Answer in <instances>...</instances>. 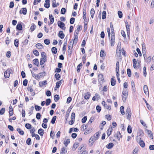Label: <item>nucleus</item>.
I'll return each instance as SVG.
<instances>
[{
    "instance_id": "48",
    "label": "nucleus",
    "mask_w": 154,
    "mask_h": 154,
    "mask_svg": "<svg viewBox=\"0 0 154 154\" xmlns=\"http://www.w3.org/2000/svg\"><path fill=\"white\" fill-rule=\"evenodd\" d=\"M44 43L47 45H49L50 43V40L48 39H45L44 40Z\"/></svg>"
},
{
    "instance_id": "7",
    "label": "nucleus",
    "mask_w": 154,
    "mask_h": 154,
    "mask_svg": "<svg viewBox=\"0 0 154 154\" xmlns=\"http://www.w3.org/2000/svg\"><path fill=\"white\" fill-rule=\"evenodd\" d=\"M141 139L140 138H137V141H139V144L140 146L143 148L145 146V143L144 141L142 140H141Z\"/></svg>"
},
{
    "instance_id": "29",
    "label": "nucleus",
    "mask_w": 154,
    "mask_h": 154,
    "mask_svg": "<svg viewBox=\"0 0 154 154\" xmlns=\"http://www.w3.org/2000/svg\"><path fill=\"white\" fill-rule=\"evenodd\" d=\"M91 94L90 92H87L86 93L85 96H84V98L85 99H88L90 97Z\"/></svg>"
},
{
    "instance_id": "22",
    "label": "nucleus",
    "mask_w": 154,
    "mask_h": 154,
    "mask_svg": "<svg viewBox=\"0 0 154 154\" xmlns=\"http://www.w3.org/2000/svg\"><path fill=\"white\" fill-rule=\"evenodd\" d=\"M116 83V80L113 78H112L111 80V85L112 86H114Z\"/></svg>"
},
{
    "instance_id": "63",
    "label": "nucleus",
    "mask_w": 154,
    "mask_h": 154,
    "mask_svg": "<svg viewBox=\"0 0 154 154\" xmlns=\"http://www.w3.org/2000/svg\"><path fill=\"white\" fill-rule=\"evenodd\" d=\"M72 49H69L68 48V54L69 56H70L72 54Z\"/></svg>"
},
{
    "instance_id": "37",
    "label": "nucleus",
    "mask_w": 154,
    "mask_h": 154,
    "mask_svg": "<svg viewBox=\"0 0 154 154\" xmlns=\"http://www.w3.org/2000/svg\"><path fill=\"white\" fill-rule=\"evenodd\" d=\"M36 26L34 24H32V25L30 27L31 32H32L36 28Z\"/></svg>"
},
{
    "instance_id": "6",
    "label": "nucleus",
    "mask_w": 154,
    "mask_h": 154,
    "mask_svg": "<svg viewBox=\"0 0 154 154\" xmlns=\"http://www.w3.org/2000/svg\"><path fill=\"white\" fill-rule=\"evenodd\" d=\"M122 98L123 102H125L126 100V98L128 97L127 92H124V91L122 93Z\"/></svg>"
},
{
    "instance_id": "26",
    "label": "nucleus",
    "mask_w": 154,
    "mask_h": 154,
    "mask_svg": "<svg viewBox=\"0 0 154 154\" xmlns=\"http://www.w3.org/2000/svg\"><path fill=\"white\" fill-rule=\"evenodd\" d=\"M114 136H116L117 138L119 140V137H122V136L121 135L120 132L119 131H117L116 134L114 135Z\"/></svg>"
},
{
    "instance_id": "23",
    "label": "nucleus",
    "mask_w": 154,
    "mask_h": 154,
    "mask_svg": "<svg viewBox=\"0 0 154 154\" xmlns=\"http://www.w3.org/2000/svg\"><path fill=\"white\" fill-rule=\"evenodd\" d=\"M38 132L42 136H43L44 133V131L42 128L39 129L38 130Z\"/></svg>"
},
{
    "instance_id": "18",
    "label": "nucleus",
    "mask_w": 154,
    "mask_h": 154,
    "mask_svg": "<svg viewBox=\"0 0 154 154\" xmlns=\"http://www.w3.org/2000/svg\"><path fill=\"white\" fill-rule=\"evenodd\" d=\"M83 19L84 20H85L86 18V8H84L83 9Z\"/></svg>"
},
{
    "instance_id": "41",
    "label": "nucleus",
    "mask_w": 154,
    "mask_h": 154,
    "mask_svg": "<svg viewBox=\"0 0 154 154\" xmlns=\"http://www.w3.org/2000/svg\"><path fill=\"white\" fill-rule=\"evenodd\" d=\"M127 131L129 134H131L132 132V128L130 125H128L127 129Z\"/></svg>"
},
{
    "instance_id": "56",
    "label": "nucleus",
    "mask_w": 154,
    "mask_h": 154,
    "mask_svg": "<svg viewBox=\"0 0 154 154\" xmlns=\"http://www.w3.org/2000/svg\"><path fill=\"white\" fill-rule=\"evenodd\" d=\"M56 1L55 0H53L52 2V6L53 8H55L57 7V5L56 3Z\"/></svg>"
},
{
    "instance_id": "47",
    "label": "nucleus",
    "mask_w": 154,
    "mask_h": 154,
    "mask_svg": "<svg viewBox=\"0 0 154 154\" xmlns=\"http://www.w3.org/2000/svg\"><path fill=\"white\" fill-rule=\"evenodd\" d=\"M106 12L105 11H103L102 12V19H104L106 18Z\"/></svg>"
},
{
    "instance_id": "12",
    "label": "nucleus",
    "mask_w": 154,
    "mask_h": 154,
    "mask_svg": "<svg viewBox=\"0 0 154 154\" xmlns=\"http://www.w3.org/2000/svg\"><path fill=\"white\" fill-rule=\"evenodd\" d=\"M44 6L45 8H49L50 7V0H45Z\"/></svg>"
},
{
    "instance_id": "61",
    "label": "nucleus",
    "mask_w": 154,
    "mask_h": 154,
    "mask_svg": "<svg viewBox=\"0 0 154 154\" xmlns=\"http://www.w3.org/2000/svg\"><path fill=\"white\" fill-rule=\"evenodd\" d=\"M34 54L36 56H38L39 55V53L37 50H35L33 51Z\"/></svg>"
},
{
    "instance_id": "64",
    "label": "nucleus",
    "mask_w": 154,
    "mask_h": 154,
    "mask_svg": "<svg viewBox=\"0 0 154 154\" xmlns=\"http://www.w3.org/2000/svg\"><path fill=\"white\" fill-rule=\"evenodd\" d=\"M14 2H11L10 3L9 8H11L14 7Z\"/></svg>"
},
{
    "instance_id": "28",
    "label": "nucleus",
    "mask_w": 154,
    "mask_h": 154,
    "mask_svg": "<svg viewBox=\"0 0 154 154\" xmlns=\"http://www.w3.org/2000/svg\"><path fill=\"white\" fill-rule=\"evenodd\" d=\"M125 23L127 34L129 33V34H130V26L129 25L127 22V23Z\"/></svg>"
},
{
    "instance_id": "52",
    "label": "nucleus",
    "mask_w": 154,
    "mask_h": 154,
    "mask_svg": "<svg viewBox=\"0 0 154 154\" xmlns=\"http://www.w3.org/2000/svg\"><path fill=\"white\" fill-rule=\"evenodd\" d=\"M66 12V9L64 8H62L61 10L60 13L61 14H64Z\"/></svg>"
},
{
    "instance_id": "44",
    "label": "nucleus",
    "mask_w": 154,
    "mask_h": 154,
    "mask_svg": "<svg viewBox=\"0 0 154 154\" xmlns=\"http://www.w3.org/2000/svg\"><path fill=\"white\" fill-rule=\"evenodd\" d=\"M100 56L101 57H103L105 56L106 54L104 52V51L103 50H101L100 52Z\"/></svg>"
},
{
    "instance_id": "9",
    "label": "nucleus",
    "mask_w": 154,
    "mask_h": 154,
    "mask_svg": "<svg viewBox=\"0 0 154 154\" xmlns=\"http://www.w3.org/2000/svg\"><path fill=\"white\" fill-rule=\"evenodd\" d=\"M49 17L50 20V23H48L49 25L53 23L54 21V18L52 14H49Z\"/></svg>"
},
{
    "instance_id": "38",
    "label": "nucleus",
    "mask_w": 154,
    "mask_h": 154,
    "mask_svg": "<svg viewBox=\"0 0 154 154\" xmlns=\"http://www.w3.org/2000/svg\"><path fill=\"white\" fill-rule=\"evenodd\" d=\"M143 100H144V101L145 102V103H146V106H147V108L149 109V110H150V109H151V106H150V105L148 103H147V102L146 101V100L144 99V98H143Z\"/></svg>"
},
{
    "instance_id": "62",
    "label": "nucleus",
    "mask_w": 154,
    "mask_h": 154,
    "mask_svg": "<svg viewBox=\"0 0 154 154\" xmlns=\"http://www.w3.org/2000/svg\"><path fill=\"white\" fill-rule=\"evenodd\" d=\"M5 112V108H2L0 110V114L1 115H3L4 114Z\"/></svg>"
},
{
    "instance_id": "16",
    "label": "nucleus",
    "mask_w": 154,
    "mask_h": 154,
    "mask_svg": "<svg viewBox=\"0 0 154 154\" xmlns=\"http://www.w3.org/2000/svg\"><path fill=\"white\" fill-rule=\"evenodd\" d=\"M143 90L144 93L146 94L147 93H148V94L149 95V93L148 91V89L147 86L146 85H145L143 87Z\"/></svg>"
},
{
    "instance_id": "34",
    "label": "nucleus",
    "mask_w": 154,
    "mask_h": 154,
    "mask_svg": "<svg viewBox=\"0 0 154 154\" xmlns=\"http://www.w3.org/2000/svg\"><path fill=\"white\" fill-rule=\"evenodd\" d=\"M67 43V39H66V42H64V44L63 45V51H64V53L65 52V51H66Z\"/></svg>"
},
{
    "instance_id": "21",
    "label": "nucleus",
    "mask_w": 154,
    "mask_h": 154,
    "mask_svg": "<svg viewBox=\"0 0 154 154\" xmlns=\"http://www.w3.org/2000/svg\"><path fill=\"white\" fill-rule=\"evenodd\" d=\"M35 46L38 49H41L43 48V46L41 43H38L36 44Z\"/></svg>"
},
{
    "instance_id": "31",
    "label": "nucleus",
    "mask_w": 154,
    "mask_h": 154,
    "mask_svg": "<svg viewBox=\"0 0 154 154\" xmlns=\"http://www.w3.org/2000/svg\"><path fill=\"white\" fill-rule=\"evenodd\" d=\"M124 107L123 106H122L120 107V111L121 114L123 115H124L125 114V112L124 111Z\"/></svg>"
},
{
    "instance_id": "24",
    "label": "nucleus",
    "mask_w": 154,
    "mask_h": 154,
    "mask_svg": "<svg viewBox=\"0 0 154 154\" xmlns=\"http://www.w3.org/2000/svg\"><path fill=\"white\" fill-rule=\"evenodd\" d=\"M82 63L79 64L77 67V71L79 72H80V69L82 68Z\"/></svg>"
},
{
    "instance_id": "43",
    "label": "nucleus",
    "mask_w": 154,
    "mask_h": 154,
    "mask_svg": "<svg viewBox=\"0 0 154 154\" xmlns=\"http://www.w3.org/2000/svg\"><path fill=\"white\" fill-rule=\"evenodd\" d=\"M46 105L48 106L50 105V103H51V99L50 98L47 99H46Z\"/></svg>"
},
{
    "instance_id": "33",
    "label": "nucleus",
    "mask_w": 154,
    "mask_h": 154,
    "mask_svg": "<svg viewBox=\"0 0 154 154\" xmlns=\"http://www.w3.org/2000/svg\"><path fill=\"white\" fill-rule=\"evenodd\" d=\"M57 49L55 47H53L51 48V51L54 54H56L57 52Z\"/></svg>"
},
{
    "instance_id": "13",
    "label": "nucleus",
    "mask_w": 154,
    "mask_h": 154,
    "mask_svg": "<svg viewBox=\"0 0 154 154\" xmlns=\"http://www.w3.org/2000/svg\"><path fill=\"white\" fill-rule=\"evenodd\" d=\"M58 36L60 38L63 39L65 35L63 33V31H60L59 32Z\"/></svg>"
},
{
    "instance_id": "49",
    "label": "nucleus",
    "mask_w": 154,
    "mask_h": 154,
    "mask_svg": "<svg viewBox=\"0 0 154 154\" xmlns=\"http://www.w3.org/2000/svg\"><path fill=\"white\" fill-rule=\"evenodd\" d=\"M96 109L97 110V112L99 113L100 112L101 108L100 106L97 105L96 107Z\"/></svg>"
},
{
    "instance_id": "59",
    "label": "nucleus",
    "mask_w": 154,
    "mask_h": 154,
    "mask_svg": "<svg viewBox=\"0 0 154 154\" xmlns=\"http://www.w3.org/2000/svg\"><path fill=\"white\" fill-rule=\"evenodd\" d=\"M79 144L78 143L75 142L73 146V148H76L79 146Z\"/></svg>"
},
{
    "instance_id": "10",
    "label": "nucleus",
    "mask_w": 154,
    "mask_h": 154,
    "mask_svg": "<svg viewBox=\"0 0 154 154\" xmlns=\"http://www.w3.org/2000/svg\"><path fill=\"white\" fill-rule=\"evenodd\" d=\"M19 13L20 14H23L26 15L27 13V9L26 8H22L21 10L20 11Z\"/></svg>"
},
{
    "instance_id": "50",
    "label": "nucleus",
    "mask_w": 154,
    "mask_h": 154,
    "mask_svg": "<svg viewBox=\"0 0 154 154\" xmlns=\"http://www.w3.org/2000/svg\"><path fill=\"white\" fill-rule=\"evenodd\" d=\"M55 76L56 78V79L57 80H59L60 78V75L57 73H56L55 75Z\"/></svg>"
},
{
    "instance_id": "3",
    "label": "nucleus",
    "mask_w": 154,
    "mask_h": 154,
    "mask_svg": "<svg viewBox=\"0 0 154 154\" xmlns=\"http://www.w3.org/2000/svg\"><path fill=\"white\" fill-rule=\"evenodd\" d=\"M57 25L60 28L62 29L63 30H65L66 28L64 27L65 25L64 23L59 21L57 22Z\"/></svg>"
},
{
    "instance_id": "55",
    "label": "nucleus",
    "mask_w": 154,
    "mask_h": 154,
    "mask_svg": "<svg viewBox=\"0 0 154 154\" xmlns=\"http://www.w3.org/2000/svg\"><path fill=\"white\" fill-rule=\"evenodd\" d=\"M118 14L119 15V17L120 18H121L122 17V13L121 11H119L118 12Z\"/></svg>"
},
{
    "instance_id": "42",
    "label": "nucleus",
    "mask_w": 154,
    "mask_h": 154,
    "mask_svg": "<svg viewBox=\"0 0 154 154\" xmlns=\"http://www.w3.org/2000/svg\"><path fill=\"white\" fill-rule=\"evenodd\" d=\"M19 44V40L17 39H15L14 41V45L16 47H17L18 46Z\"/></svg>"
},
{
    "instance_id": "14",
    "label": "nucleus",
    "mask_w": 154,
    "mask_h": 154,
    "mask_svg": "<svg viewBox=\"0 0 154 154\" xmlns=\"http://www.w3.org/2000/svg\"><path fill=\"white\" fill-rule=\"evenodd\" d=\"M97 139L98 138L96 137L94 135L91 137L90 138V140H91L92 141V142L91 144V146L92 145L95 141L97 140Z\"/></svg>"
},
{
    "instance_id": "36",
    "label": "nucleus",
    "mask_w": 154,
    "mask_h": 154,
    "mask_svg": "<svg viewBox=\"0 0 154 154\" xmlns=\"http://www.w3.org/2000/svg\"><path fill=\"white\" fill-rule=\"evenodd\" d=\"M35 108L37 111H39L42 108L41 107L37 105L35 106Z\"/></svg>"
},
{
    "instance_id": "27",
    "label": "nucleus",
    "mask_w": 154,
    "mask_h": 154,
    "mask_svg": "<svg viewBox=\"0 0 154 154\" xmlns=\"http://www.w3.org/2000/svg\"><path fill=\"white\" fill-rule=\"evenodd\" d=\"M72 41L73 39H72L69 44L68 48H69V49L70 48H73V44H72Z\"/></svg>"
},
{
    "instance_id": "8",
    "label": "nucleus",
    "mask_w": 154,
    "mask_h": 154,
    "mask_svg": "<svg viewBox=\"0 0 154 154\" xmlns=\"http://www.w3.org/2000/svg\"><path fill=\"white\" fill-rule=\"evenodd\" d=\"M10 71V69H7L5 72L4 73V76L5 78H9L11 73Z\"/></svg>"
},
{
    "instance_id": "40",
    "label": "nucleus",
    "mask_w": 154,
    "mask_h": 154,
    "mask_svg": "<svg viewBox=\"0 0 154 154\" xmlns=\"http://www.w3.org/2000/svg\"><path fill=\"white\" fill-rule=\"evenodd\" d=\"M17 131L21 135H23L24 134V131L23 130H21L20 128H17Z\"/></svg>"
},
{
    "instance_id": "45",
    "label": "nucleus",
    "mask_w": 154,
    "mask_h": 154,
    "mask_svg": "<svg viewBox=\"0 0 154 154\" xmlns=\"http://www.w3.org/2000/svg\"><path fill=\"white\" fill-rule=\"evenodd\" d=\"M25 126L26 128L28 129H30L32 128L31 125L29 123L26 124L25 125Z\"/></svg>"
},
{
    "instance_id": "60",
    "label": "nucleus",
    "mask_w": 154,
    "mask_h": 154,
    "mask_svg": "<svg viewBox=\"0 0 154 154\" xmlns=\"http://www.w3.org/2000/svg\"><path fill=\"white\" fill-rule=\"evenodd\" d=\"M75 20V18L74 17H71L70 20V23L72 24L74 23Z\"/></svg>"
},
{
    "instance_id": "17",
    "label": "nucleus",
    "mask_w": 154,
    "mask_h": 154,
    "mask_svg": "<svg viewBox=\"0 0 154 154\" xmlns=\"http://www.w3.org/2000/svg\"><path fill=\"white\" fill-rule=\"evenodd\" d=\"M47 84V81L46 80L42 81V82H39V85L41 87H42L43 86Z\"/></svg>"
},
{
    "instance_id": "58",
    "label": "nucleus",
    "mask_w": 154,
    "mask_h": 154,
    "mask_svg": "<svg viewBox=\"0 0 154 154\" xmlns=\"http://www.w3.org/2000/svg\"><path fill=\"white\" fill-rule=\"evenodd\" d=\"M91 130V129L90 128H88V129L86 130V131L84 132V134H88L90 133Z\"/></svg>"
},
{
    "instance_id": "30",
    "label": "nucleus",
    "mask_w": 154,
    "mask_h": 154,
    "mask_svg": "<svg viewBox=\"0 0 154 154\" xmlns=\"http://www.w3.org/2000/svg\"><path fill=\"white\" fill-rule=\"evenodd\" d=\"M146 131L148 134L150 135L149 137L151 138L152 139H153V136L152 132L150 131L147 129L146 130Z\"/></svg>"
},
{
    "instance_id": "51",
    "label": "nucleus",
    "mask_w": 154,
    "mask_h": 154,
    "mask_svg": "<svg viewBox=\"0 0 154 154\" xmlns=\"http://www.w3.org/2000/svg\"><path fill=\"white\" fill-rule=\"evenodd\" d=\"M69 139H67L66 141H64V144L65 145V146L67 147L69 143H70Z\"/></svg>"
},
{
    "instance_id": "57",
    "label": "nucleus",
    "mask_w": 154,
    "mask_h": 154,
    "mask_svg": "<svg viewBox=\"0 0 154 154\" xmlns=\"http://www.w3.org/2000/svg\"><path fill=\"white\" fill-rule=\"evenodd\" d=\"M87 120V117L86 116H84L82 119V123H85Z\"/></svg>"
},
{
    "instance_id": "15",
    "label": "nucleus",
    "mask_w": 154,
    "mask_h": 154,
    "mask_svg": "<svg viewBox=\"0 0 154 154\" xmlns=\"http://www.w3.org/2000/svg\"><path fill=\"white\" fill-rule=\"evenodd\" d=\"M33 63L35 65L37 66H39L38 60V59H34L33 60Z\"/></svg>"
},
{
    "instance_id": "20",
    "label": "nucleus",
    "mask_w": 154,
    "mask_h": 154,
    "mask_svg": "<svg viewBox=\"0 0 154 154\" xmlns=\"http://www.w3.org/2000/svg\"><path fill=\"white\" fill-rule=\"evenodd\" d=\"M16 29L19 31L22 30V25L20 23H18L16 26Z\"/></svg>"
},
{
    "instance_id": "5",
    "label": "nucleus",
    "mask_w": 154,
    "mask_h": 154,
    "mask_svg": "<svg viewBox=\"0 0 154 154\" xmlns=\"http://www.w3.org/2000/svg\"><path fill=\"white\" fill-rule=\"evenodd\" d=\"M45 74L46 72H45L39 73L35 76V78L36 79H39L41 77L44 76L45 75Z\"/></svg>"
},
{
    "instance_id": "4",
    "label": "nucleus",
    "mask_w": 154,
    "mask_h": 154,
    "mask_svg": "<svg viewBox=\"0 0 154 154\" xmlns=\"http://www.w3.org/2000/svg\"><path fill=\"white\" fill-rule=\"evenodd\" d=\"M47 59H46V57H42L40 59V64L42 68L44 67V63L46 62Z\"/></svg>"
},
{
    "instance_id": "2",
    "label": "nucleus",
    "mask_w": 154,
    "mask_h": 154,
    "mask_svg": "<svg viewBox=\"0 0 154 154\" xmlns=\"http://www.w3.org/2000/svg\"><path fill=\"white\" fill-rule=\"evenodd\" d=\"M98 81L100 85L103 83L104 81L103 75L102 74L99 73L98 75Z\"/></svg>"
},
{
    "instance_id": "32",
    "label": "nucleus",
    "mask_w": 154,
    "mask_h": 154,
    "mask_svg": "<svg viewBox=\"0 0 154 154\" xmlns=\"http://www.w3.org/2000/svg\"><path fill=\"white\" fill-rule=\"evenodd\" d=\"M113 143H110L106 146V147L108 149H111L113 147Z\"/></svg>"
},
{
    "instance_id": "35",
    "label": "nucleus",
    "mask_w": 154,
    "mask_h": 154,
    "mask_svg": "<svg viewBox=\"0 0 154 154\" xmlns=\"http://www.w3.org/2000/svg\"><path fill=\"white\" fill-rule=\"evenodd\" d=\"M54 100L55 102L57 101L60 99L59 96L57 94H56L54 96Z\"/></svg>"
},
{
    "instance_id": "46",
    "label": "nucleus",
    "mask_w": 154,
    "mask_h": 154,
    "mask_svg": "<svg viewBox=\"0 0 154 154\" xmlns=\"http://www.w3.org/2000/svg\"><path fill=\"white\" fill-rule=\"evenodd\" d=\"M31 139L30 138H28L26 141V144L28 145H30L31 144Z\"/></svg>"
},
{
    "instance_id": "19",
    "label": "nucleus",
    "mask_w": 154,
    "mask_h": 154,
    "mask_svg": "<svg viewBox=\"0 0 154 154\" xmlns=\"http://www.w3.org/2000/svg\"><path fill=\"white\" fill-rule=\"evenodd\" d=\"M115 41V37H111L110 40L111 45L113 46L114 45Z\"/></svg>"
},
{
    "instance_id": "54",
    "label": "nucleus",
    "mask_w": 154,
    "mask_h": 154,
    "mask_svg": "<svg viewBox=\"0 0 154 154\" xmlns=\"http://www.w3.org/2000/svg\"><path fill=\"white\" fill-rule=\"evenodd\" d=\"M142 52L146 51V45L143 42L142 45Z\"/></svg>"
},
{
    "instance_id": "1",
    "label": "nucleus",
    "mask_w": 154,
    "mask_h": 154,
    "mask_svg": "<svg viewBox=\"0 0 154 154\" xmlns=\"http://www.w3.org/2000/svg\"><path fill=\"white\" fill-rule=\"evenodd\" d=\"M131 109L129 106H128L126 111V115L127 117V119L129 120H130L131 116Z\"/></svg>"
},
{
    "instance_id": "11",
    "label": "nucleus",
    "mask_w": 154,
    "mask_h": 154,
    "mask_svg": "<svg viewBox=\"0 0 154 154\" xmlns=\"http://www.w3.org/2000/svg\"><path fill=\"white\" fill-rule=\"evenodd\" d=\"M100 99V97L99 95L96 93L95 94V96L93 97L92 100L93 101H95L96 100H98Z\"/></svg>"
},
{
    "instance_id": "53",
    "label": "nucleus",
    "mask_w": 154,
    "mask_h": 154,
    "mask_svg": "<svg viewBox=\"0 0 154 154\" xmlns=\"http://www.w3.org/2000/svg\"><path fill=\"white\" fill-rule=\"evenodd\" d=\"M127 73L128 75V76L130 77L131 75V71L130 69H127Z\"/></svg>"
},
{
    "instance_id": "39",
    "label": "nucleus",
    "mask_w": 154,
    "mask_h": 154,
    "mask_svg": "<svg viewBox=\"0 0 154 154\" xmlns=\"http://www.w3.org/2000/svg\"><path fill=\"white\" fill-rule=\"evenodd\" d=\"M57 119V116H54L52 118L51 121V123L52 124H54L55 122Z\"/></svg>"
},
{
    "instance_id": "25",
    "label": "nucleus",
    "mask_w": 154,
    "mask_h": 154,
    "mask_svg": "<svg viewBox=\"0 0 154 154\" xmlns=\"http://www.w3.org/2000/svg\"><path fill=\"white\" fill-rule=\"evenodd\" d=\"M62 82H63V81L62 79L56 82V86L57 88H59L60 87L62 83Z\"/></svg>"
}]
</instances>
